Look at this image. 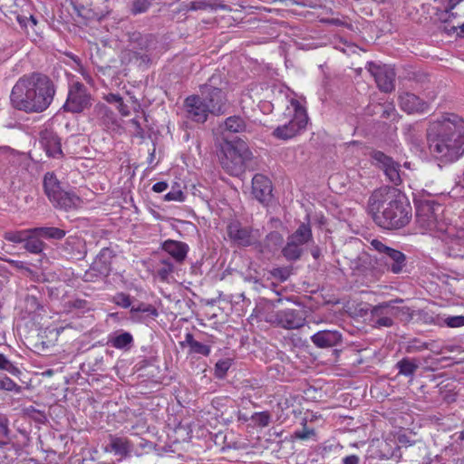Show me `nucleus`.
<instances>
[{"label":"nucleus","mask_w":464,"mask_h":464,"mask_svg":"<svg viewBox=\"0 0 464 464\" xmlns=\"http://www.w3.org/2000/svg\"><path fill=\"white\" fill-rule=\"evenodd\" d=\"M371 245L382 256L381 259L385 264L388 271L393 274H400L404 271L407 260L402 252L385 246L378 239H373Z\"/></svg>","instance_id":"obj_9"},{"label":"nucleus","mask_w":464,"mask_h":464,"mask_svg":"<svg viewBox=\"0 0 464 464\" xmlns=\"http://www.w3.org/2000/svg\"><path fill=\"white\" fill-rule=\"evenodd\" d=\"M40 236L30 233L28 238L24 241V248L33 254H39L44 250V243L40 239Z\"/></svg>","instance_id":"obj_33"},{"label":"nucleus","mask_w":464,"mask_h":464,"mask_svg":"<svg viewBox=\"0 0 464 464\" xmlns=\"http://www.w3.org/2000/svg\"><path fill=\"white\" fill-rule=\"evenodd\" d=\"M129 42L132 49L148 51L155 44V38L151 34H142L140 32L129 33Z\"/></svg>","instance_id":"obj_23"},{"label":"nucleus","mask_w":464,"mask_h":464,"mask_svg":"<svg viewBox=\"0 0 464 464\" xmlns=\"http://www.w3.org/2000/svg\"><path fill=\"white\" fill-rule=\"evenodd\" d=\"M399 106L408 114L424 113L430 109V102L423 101L412 92H404L399 95Z\"/></svg>","instance_id":"obj_17"},{"label":"nucleus","mask_w":464,"mask_h":464,"mask_svg":"<svg viewBox=\"0 0 464 464\" xmlns=\"http://www.w3.org/2000/svg\"><path fill=\"white\" fill-rule=\"evenodd\" d=\"M311 255L314 259H318L322 255L320 247L318 246H313L311 248Z\"/></svg>","instance_id":"obj_62"},{"label":"nucleus","mask_w":464,"mask_h":464,"mask_svg":"<svg viewBox=\"0 0 464 464\" xmlns=\"http://www.w3.org/2000/svg\"><path fill=\"white\" fill-rule=\"evenodd\" d=\"M273 323L281 328L294 330L304 325L305 317L300 310L283 309L276 313Z\"/></svg>","instance_id":"obj_15"},{"label":"nucleus","mask_w":464,"mask_h":464,"mask_svg":"<svg viewBox=\"0 0 464 464\" xmlns=\"http://www.w3.org/2000/svg\"><path fill=\"white\" fill-rule=\"evenodd\" d=\"M109 447L115 455L126 457L131 451L132 445L128 439L111 436Z\"/></svg>","instance_id":"obj_26"},{"label":"nucleus","mask_w":464,"mask_h":464,"mask_svg":"<svg viewBox=\"0 0 464 464\" xmlns=\"http://www.w3.org/2000/svg\"><path fill=\"white\" fill-rule=\"evenodd\" d=\"M162 249L171 256L176 262L182 263L187 257L188 246L181 241L169 239L163 243Z\"/></svg>","instance_id":"obj_22"},{"label":"nucleus","mask_w":464,"mask_h":464,"mask_svg":"<svg viewBox=\"0 0 464 464\" xmlns=\"http://www.w3.org/2000/svg\"><path fill=\"white\" fill-rule=\"evenodd\" d=\"M43 183L44 193L55 208L72 211L81 208L82 198L72 190H64L53 172L44 175Z\"/></svg>","instance_id":"obj_6"},{"label":"nucleus","mask_w":464,"mask_h":464,"mask_svg":"<svg viewBox=\"0 0 464 464\" xmlns=\"http://www.w3.org/2000/svg\"><path fill=\"white\" fill-rule=\"evenodd\" d=\"M287 239L294 241L298 246H304L313 240V233L309 224L302 223Z\"/></svg>","instance_id":"obj_25"},{"label":"nucleus","mask_w":464,"mask_h":464,"mask_svg":"<svg viewBox=\"0 0 464 464\" xmlns=\"http://www.w3.org/2000/svg\"><path fill=\"white\" fill-rule=\"evenodd\" d=\"M33 231L34 234L46 239H56L60 240L66 235L65 230L55 227H34Z\"/></svg>","instance_id":"obj_28"},{"label":"nucleus","mask_w":464,"mask_h":464,"mask_svg":"<svg viewBox=\"0 0 464 464\" xmlns=\"http://www.w3.org/2000/svg\"><path fill=\"white\" fill-rule=\"evenodd\" d=\"M430 152L444 161H455L464 153V120L445 114L431 121L427 129Z\"/></svg>","instance_id":"obj_3"},{"label":"nucleus","mask_w":464,"mask_h":464,"mask_svg":"<svg viewBox=\"0 0 464 464\" xmlns=\"http://www.w3.org/2000/svg\"><path fill=\"white\" fill-rule=\"evenodd\" d=\"M168 188V184L165 181H160L152 186V190L156 193H161Z\"/></svg>","instance_id":"obj_58"},{"label":"nucleus","mask_w":464,"mask_h":464,"mask_svg":"<svg viewBox=\"0 0 464 464\" xmlns=\"http://www.w3.org/2000/svg\"><path fill=\"white\" fill-rule=\"evenodd\" d=\"M164 198L166 201L182 202V201H184L185 197H184L183 192L179 188H178V189L172 188L169 192H168L164 196Z\"/></svg>","instance_id":"obj_50"},{"label":"nucleus","mask_w":464,"mask_h":464,"mask_svg":"<svg viewBox=\"0 0 464 464\" xmlns=\"http://www.w3.org/2000/svg\"><path fill=\"white\" fill-rule=\"evenodd\" d=\"M314 435V429H308L305 426L301 430H296L295 432V437L299 440H307L310 437Z\"/></svg>","instance_id":"obj_54"},{"label":"nucleus","mask_w":464,"mask_h":464,"mask_svg":"<svg viewBox=\"0 0 464 464\" xmlns=\"http://www.w3.org/2000/svg\"><path fill=\"white\" fill-rule=\"evenodd\" d=\"M208 5L201 0L193 1L189 3H183L181 5L180 11L188 12V11H197V10H204L207 8Z\"/></svg>","instance_id":"obj_46"},{"label":"nucleus","mask_w":464,"mask_h":464,"mask_svg":"<svg viewBox=\"0 0 464 464\" xmlns=\"http://www.w3.org/2000/svg\"><path fill=\"white\" fill-rule=\"evenodd\" d=\"M111 251L109 248H102L99 255L97 256L95 264H97L98 261L102 262L103 267L106 268L109 264V258H111Z\"/></svg>","instance_id":"obj_52"},{"label":"nucleus","mask_w":464,"mask_h":464,"mask_svg":"<svg viewBox=\"0 0 464 464\" xmlns=\"http://www.w3.org/2000/svg\"><path fill=\"white\" fill-rule=\"evenodd\" d=\"M28 21L33 24V25H36L37 24V20L35 19L34 16L31 15L29 18H28Z\"/></svg>","instance_id":"obj_64"},{"label":"nucleus","mask_w":464,"mask_h":464,"mask_svg":"<svg viewBox=\"0 0 464 464\" xmlns=\"http://www.w3.org/2000/svg\"><path fill=\"white\" fill-rule=\"evenodd\" d=\"M62 251L69 259H83L87 253L85 241L81 237L70 236L63 245Z\"/></svg>","instance_id":"obj_18"},{"label":"nucleus","mask_w":464,"mask_h":464,"mask_svg":"<svg viewBox=\"0 0 464 464\" xmlns=\"http://www.w3.org/2000/svg\"><path fill=\"white\" fill-rule=\"evenodd\" d=\"M0 390L8 392H21V386L14 382L11 378L6 375H0Z\"/></svg>","instance_id":"obj_40"},{"label":"nucleus","mask_w":464,"mask_h":464,"mask_svg":"<svg viewBox=\"0 0 464 464\" xmlns=\"http://www.w3.org/2000/svg\"><path fill=\"white\" fill-rule=\"evenodd\" d=\"M252 193L258 201H268L272 195L270 179L262 174H256L252 179Z\"/></svg>","instance_id":"obj_19"},{"label":"nucleus","mask_w":464,"mask_h":464,"mask_svg":"<svg viewBox=\"0 0 464 464\" xmlns=\"http://www.w3.org/2000/svg\"><path fill=\"white\" fill-rule=\"evenodd\" d=\"M367 259L368 256L365 253L359 255L356 259L351 261V268L353 271H362Z\"/></svg>","instance_id":"obj_49"},{"label":"nucleus","mask_w":464,"mask_h":464,"mask_svg":"<svg viewBox=\"0 0 464 464\" xmlns=\"http://www.w3.org/2000/svg\"><path fill=\"white\" fill-rule=\"evenodd\" d=\"M227 234L231 243L237 246H249L258 242V231L245 227L238 221H232L227 227Z\"/></svg>","instance_id":"obj_13"},{"label":"nucleus","mask_w":464,"mask_h":464,"mask_svg":"<svg viewBox=\"0 0 464 464\" xmlns=\"http://www.w3.org/2000/svg\"><path fill=\"white\" fill-rule=\"evenodd\" d=\"M214 77L208 82L200 87L201 98L207 103L211 114L221 115L226 112L227 98L226 92L212 85Z\"/></svg>","instance_id":"obj_11"},{"label":"nucleus","mask_w":464,"mask_h":464,"mask_svg":"<svg viewBox=\"0 0 464 464\" xmlns=\"http://www.w3.org/2000/svg\"><path fill=\"white\" fill-rule=\"evenodd\" d=\"M9 264H11L12 266L17 268V269H25V264L23 261L20 260H12L7 259L6 260Z\"/></svg>","instance_id":"obj_61"},{"label":"nucleus","mask_w":464,"mask_h":464,"mask_svg":"<svg viewBox=\"0 0 464 464\" xmlns=\"http://www.w3.org/2000/svg\"><path fill=\"white\" fill-rule=\"evenodd\" d=\"M444 323L450 328L464 326V315L448 316L444 319Z\"/></svg>","instance_id":"obj_48"},{"label":"nucleus","mask_w":464,"mask_h":464,"mask_svg":"<svg viewBox=\"0 0 464 464\" xmlns=\"http://www.w3.org/2000/svg\"><path fill=\"white\" fill-rule=\"evenodd\" d=\"M30 233H34L33 228L19 231H8L5 233L4 237L5 240L13 243H24Z\"/></svg>","instance_id":"obj_36"},{"label":"nucleus","mask_w":464,"mask_h":464,"mask_svg":"<svg viewBox=\"0 0 464 464\" xmlns=\"http://www.w3.org/2000/svg\"><path fill=\"white\" fill-rule=\"evenodd\" d=\"M40 143L49 157L57 158L62 154L60 140L53 132H42Z\"/></svg>","instance_id":"obj_21"},{"label":"nucleus","mask_w":464,"mask_h":464,"mask_svg":"<svg viewBox=\"0 0 464 464\" xmlns=\"http://www.w3.org/2000/svg\"><path fill=\"white\" fill-rule=\"evenodd\" d=\"M464 11V0H449L445 15L447 17L444 18V21H448L450 18H456L457 16H460L459 12Z\"/></svg>","instance_id":"obj_35"},{"label":"nucleus","mask_w":464,"mask_h":464,"mask_svg":"<svg viewBox=\"0 0 464 464\" xmlns=\"http://www.w3.org/2000/svg\"><path fill=\"white\" fill-rule=\"evenodd\" d=\"M401 299L386 302L375 305L371 310V320L375 327H391L393 324V318L400 314H409L410 308L393 305L394 303H401Z\"/></svg>","instance_id":"obj_8"},{"label":"nucleus","mask_w":464,"mask_h":464,"mask_svg":"<svg viewBox=\"0 0 464 464\" xmlns=\"http://www.w3.org/2000/svg\"><path fill=\"white\" fill-rule=\"evenodd\" d=\"M283 243V237L277 231H272L266 235L263 243L259 244V251L263 254H272L278 249Z\"/></svg>","instance_id":"obj_24"},{"label":"nucleus","mask_w":464,"mask_h":464,"mask_svg":"<svg viewBox=\"0 0 464 464\" xmlns=\"http://www.w3.org/2000/svg\"><path fill=\"white\" fill-rule=\"evenodd\" d=\"M113 303L122 308H129L131 306L130 296L125 293H117L112 299Z\"/></svg>","instance_id":"obj_47"},{"label":"nucleus","mask_w":464,"mask_h":464,"mask_svg":"<svg viewBox=\"0 0 464 464\" xmlns=\"http://www.w3.org/2000/svg\"><path fill=\"white\" fill-rule=\"evenodd\" d=\"M444 208L434 200L416 202V224L422 232H428L448 246L449 255L462 256L464 252V222L456 220L448 224L443 217Z\"/></svg>","instance_id":"obj_1"},{"label":"nucleus","mask_w":464,"mask_h":464,"mask_svg":"<svg viewBox=\"0 0 464 464\" xmlns=\"http://www.w3.org/2000/svg\"><path fill=\"white\" fill-rule=\"evenodd\" d=\"M133 342L132 335L128 332H123L110 338L109 343L116 349H124L129 347Z\"/></svg>","instance_id":"obj_34"},{"label":"nucleus","mask_w":464,"mask_h":464,"mask_svg":"<svg viewBox=\"0 0 464 464\" xmlns=\"http://www.w3.org/2000/svg\"><path fill=\"white\" fill-rule=\"evenodd\" d=\"M130 124L133 128V134H134V136H136L138 138H140V139H143L144 135H145V132H144V130L142 129L140 121H138V119H136V118L131 119L130 121Z\"/></svg>","instance_id":"obj_53"},{"label":"nucleus","mask_w":464,"mask_h":464,"mask_svg":"<svg viewBox=\"0 0 464 464\" xmlns=\"http://www.w3.org/2000/svg\"><path fill=\"white\" fill-rule=\"evenodd\" d=\"M312 343L318 348H331L342 342V334L338 331H319L311 336Z\"/></svg>","instance_id":"obj_20"},{"label":"nucleus","mask_w":464,"mask_h":464,"mask_svg":"<svg viewBox=\"0 0 464 464\" xmlns=\"http://www.w3.org/2000/svg\"><path fill=\"white\" fill-rule=\"evenodd\" d=\"M211 8L212 9H221V10H227V11H230L231 8L229 6H227V5H224V4H218V5H211Z\"/></svg>","instance_id":"obj_63"},{"label":"nucleus","mask_w":464,"mask_h":464,"mask_svg":"<svg viewBox=\"0 0 464 464\" xmlns=\"http://www.w3.org/2000/svg\"><path fill=\"white\" fill-rule=\"evenodd\" d=\"M254 424L260 428L267 427L271 421V414L268 411L255 412L250 417Z\"/></svg>","instance_id":"obj_38"},{"label":"nucleus","mask_w":464,"mask_h":464,"mask_svg":"<svg viewBox=\"0 0 464 464\" xmlns=\"http://www.w3.org/2000/svg\"><path fill=\"white\" fill-rule=\"evenodd\" d=\"M251 160L252 152L244 140L239 139L234 141L226 140L221 144L219 160L229 175L241 174Z\"/></svg>","instance_id":"obj_5"},{"label":"nucleus","mask_w":464,"mask_h":464,"mask_svg":"<svg viewBox=\"0 0 464 464\" xmlns=\"http://www.w3.org/2000/svg\"><path fill=\"white\" fill-rule=\"evenodd\" d=\"M0 370L6 371L13 375L19 373V369L3 353H0Z\"/></svg>","instance_id":"obj_41"},{"label":"nucleus","mask_w":464,"mask_h":464,"mask_svg":"<svg viewBox=\"0 0 464 464\" xmlns=\"http://www.w3.org/2000/svg\"><path fill=\"white\" fill-rule=\"evenodd\" d=\"M367 212L377 226L384 229H400L412 218V208L404 194L389 186L372 191Z\"/></svg>","instance_id":"obj_2"},{"label":"nucleus","mask_w":464,"mask_h":464,"mask_svg":"<svg viewBox=\"0 0 464 464\" xmlns=\"http://www.w3.org/2000/svg\"><path fill=\"white\" fill-rule=\"evenodd\" d=\"M92 105V97L86 86L80 82H72L69 87L68 96L63 110L65 111L79 113Z\"/></svg>","instance_id":"obj_10"},{"label":"nucleus","mask_w":464,"mask_h":464,"mask_svg":"<svg viewBox=\"0 0 464 464\" xmlns=\"http://www.w3.org/2000/svg\"><path fill=\"white\" fill-rule=\"evenodd\" d=\"M108 102L120 103L122 101V97L119 94L110 93L106 98Z\"/></svg>","instance_id":"obj_59"},{"label":"nucleus","mask_w":464,"mask_h":464,"mask_svg":"<svg viewBox=\"0 0 464 464\" xmlns=\"http://www.w3.org/2000/svg\"><path fill=\"white\" fill-rule=\"evenodd\" d=\"M185 342L188 344L190 352L193 353H198L204 356H208L210 353V347L204 343L196 341L191 334H187L185 336Z\"/></svg>","instance_id":"obj_32"},{"label":"nucleus","mask_w":464,"mask_h":464,"mask_svg":"<svg viewBox=\"0 0 464 464\" xmlns=\"http://www.w3.org/2000/svg\"><path fill=\"white\" fill-rule=\"evenodd\" d=\"M56 89L46 75H24L14 85L10 101L14 108L25 112H42L52 103Z\"/></svg>","instance_id":"obj_4"},{"label":"nucleus","mask_w":464,"mask_h":464,"mask_svg":"<svg viewBox=\"0 0 464 464\" xmlns=\"http://www.w3.org/2000/svg\"><path fill=\"white\" fill-rule=\"evenodd\" d=\"M10 440V430L8 428V420L5 416L0 417V441L3 444Z\"/></svg>","instance_id":"obj_43"},{"label":"nucleus","mask_w":464,"mask_h":464,"mask_svg":"<svg viewBox=\"0 0 464 464\" xmlns=\"http://www.w3.org/2000/svg\"><path fill=\"white\" fill-rule=\"evenodd\" d=\"M395 367L398 370L399 374L406 377H412L418 370L419 365L415 360L405 357L400 360L396 363Z\"/></svg>","instance_id":"obj_30"},{"label":"nucleus","mask_w":464,"mask_h":464,"mask_svg":"<svg viewBox=\"0 0 464 464\" xmlns=\"http://www.w3.org/2000/svg\"><path fill=\"white\" fill-rule=\"evenodd\" d=\"M371 157L373 164L383 171L391 183L395 186L401 184L404 173L401 170L400 163L380 150L372 151Z\"/></svg>","instance_id":"obj_12"},{"label":"nucleus","mask_w":464,"mask_h":464,"mask_svg":"<svg viewBox=\"0 0 464 464\" xmlns=\"http://www.w3.org/2000/svg\"><path fill=\"white\" fill-rule=\"evenodd\" d=\"M184 106L187 112V118L198 123H204L210 113L207 103L199 95H191L187 97Z\"/></svg>","instance_id":"obj_16"},{"label":"nucleus","mask_w":464,"mask_h":464,"mask_svg":"<svg viewBox=\"0 0 464 464\" xmlns=\"http://www.w3.org/2000/svg\"><path fill=\"white\" fill-rule=\"evenodd\" d=\"M304 251V247L287 239L285 246L282 248V255L287 261L295 262L301 258Z\"/></svg>","instance_id":"obj_29"},{"label":"nucleus","mask_w":464,"mask_h":464,"mask_svg":"<svg viewBox=\"0 0 464 464\" xmlns=\"http://www.w3.org/2000/svg\"><path fill=\"white\" fill-rule=\"evenodd\" d=\"M294 110L292 119L285 124L280 125L273 131L274 137L279 140H289L295 137L301 130H304L308 122L306 110L297 100L291 101Z\"/></svg>","instance_id":"obj_7"},{"label":"nucleus","mask_w":464,"mask_h":464,"mask_svg":"<svg viewBox=\"0 0 464 464\" xmlns=\"http://www.w3.org/2000/svg\"><path fill=\"white\" fill-rule=\"evenodd\" d=\"M428 349V344L426 343L420 342L419 340H413L407 346L408 353H418Z\"/></svg>","instance_id":"obj_51"},{"label":"nucleus","mask_w":464,"mask_h":464,"mask_svg":"<svg viewBox=\"0 0 464 464\" xmlns=\"http://www.w3.org/2000/svg\"><path fill=\"white\" fill-rule=\"evenodd\" d=\"M291 274H292V267H290V266L276 267L271 271V275L275 278L280 280L281 282L286 281L289 278V276H291Z\"/></svg>","instance_id":"obj_44"},{"label":"nucleus","mask_w":464,"mask_h":464,"mask_svg":"<svg viewBox=\"0 0 464 464\" xmlns=\"http://www.w3.org/2000/svg\"><path fill=\"white\" fill-rule=\"evenodd\" d=\"M130 313L133 314L137 313H147L148 314L153 317L158 316V311L153 305L143 303L140 304L137 306H131Z\"/></svg>","instance_id":"obj_42"},{"label":"nucleus","mask_w":464,"mask_h":464,"mask_svg":"<svg viewBox=\"0 0 464 464\" xmlns=\"http://www.w3.org/2000/svg\"><path fill=\"white\" fill-rule=\"evenodd\" d=\"M95 110L99 120L106 128L114 130L118 127L116 115L108 106L101 104Z\"/></svg>","instance_id":"obj_27"},{"label":"nucleus","mask_w":464,"mask_h":464,"mask_svg":"<svg viewBox=\"0 0 464 464\" xmlns=\"http://www.w3.org/2000/svg\"><path fill=\"white\" fill-rule=\"evenodd\" d=\"M367 69L381 92L388 93L395 89L396 73L392 68L386 64L381 65L370 62L367 63Z\"/></svg>","instance_id":"obj_14"},{"label":"nucleus","mask_w":464,"mask_h":464,"mask_svg":"<svg viewBox=\"0 0 464 464\" xmlns=\"http://www.w3.org/2000/svg\"><path fill=\"white\" fill-rule=\"evenodd\" d=\"M117 108L122 116H128L130 114L128 106L123 102V100L120 103H118Z\"/></svg>","instance_id":"obj_60"},{"label":"nucleus","mask_w":464,"mask_h":464,"mask_svg":"<svg viewBox=\"0 0 464 464\" xmlns=\"http://www.w3.org/2000/svg\"><path fill=\"white\" fill-rule=\"evenodd\" d=\"M72 307H73L75 309H81V310L89 309L88 302L83 299H76V300L72 301Z\"/></svg>","instance_id":"obj_55"},{"label":"nucleus","mask_w":464,"mask_h":464,"mask_svg":"<svg viewBox=\"0 0 464 464\" xmlns=\"http://www.w3.org/2000/svg\"><path fill=\"white\" fill-rule=\"evenodd\" d=\"M173 264L169 259H162L160 263V267L157 270L159 277L165 281L169 276L173 272Z\"/></svg>","instance_id":"obj_39"},{"label":"nucleus","mask_w":464,"mask_h":464,"mask_svg":"<svg viewBox=\"0 0 464 464\" xmlns=\"http://www.w3.org/2000/svg\"><path fill=\"white\" fill-rule=\"evenodd\" d=\"M396 113V110H395V107L392 103H389L385 106L383 111H382V116L384 118H391L392 116L395 115Z\"/></svg>","instance_id":"obj_57"},{"label":"nucleus","mask_w":464,"mask_h":464,"mask_svg":"<svg viewBox=\"0 0 464 464\" xmlns=\"http://www.w3.org/2000/svg\"><path fill=\"white\" fill-rule=\"evenodd\" d=\"M150 5V0H132L130 4V12L133 15L143 14L149 10Z\"/></svg>","instance_id":"obj_37"},{"label":"nucleus","mask_w":464,"mask_h":464,"mask_svg":"<svg viewBox=\"0 0 464 464\" xmlns=\"http://www.w3.org/2000/svg\"><path fill=\"white\" fill-rule=\"evenodd\" d=\"M343 464H361V459L357 455H349L343 459Z\"/></svg>","instance_id":"obj_56"},{"label":"nucleus","mask_w":464,"mask_h":464,"mask_svg":"<svg viewBox=\"0 0 464 464\" xmlns=\"http://www.w3.org/2000/svg\"><path fill=\"white\" fill-rule=\"evenodd\" d=\"M231 366V362L230 360H220L218 361L216 365H215V375L216 377L221 379L223 378L228 369L230 368Z\"/></svg>","instance_id":"obj_45"},{"label":"nucleus","mask_w":464,"mask_h":464,"mask_svg":"<svg viewBox=\"0 0 464 464\" xmlns=\"http://www.w3.org/2000/svg\"><path fill=\"white\" fill-rule=\"evenodd\" d=\"M221 128L232 133H239L246 130V124L240 116H230L226 119Z\"/></svg>","instance_id":"obj_31"}]
</instances>
